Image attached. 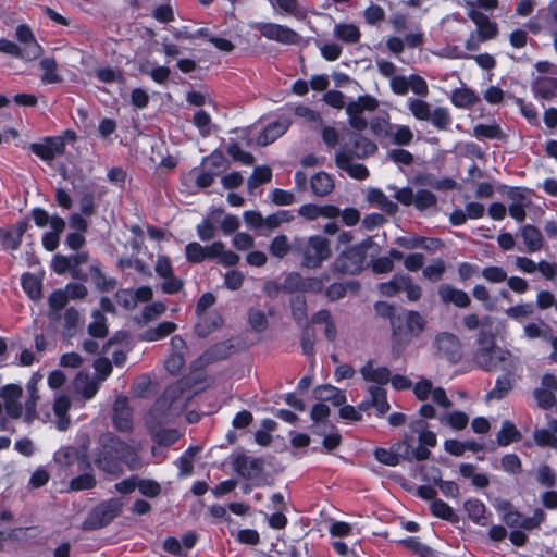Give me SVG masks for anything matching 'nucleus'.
<instances>
[{
  "label": "nucleus",
  "instance_id": "nucleus-1",
  "mask_svg": "<svg viewBox=\"0 0 557 557\" xmlns=\"http://www.w3.org/2000/svg\"><path fill=\"white\" fill-rule=\"evenodd\" d=\"M99 447L94 453L96 467L115 476L123 473L121 462L127 465L131 470H137L141 466L135 447L119 438L113 433H103L99 437Z\"/></svg>",
  "mask_w": 557,
  "mask_h": 557
},
{
  "label": "nucleus",
  "instance_id": "nucleus-2",
  "mask_svg": "<svg viewBox=\"0 0 557 557\" xmlns=\"http://www.w3.org/2000/svg\"><path fill=\"white\" fill-rule=\"evenodd\" d=\"M476 344L478 348L474 351L473 361L480 369L486 372H493L497 369L503 371L518 369L519 359L509 350L498 347L491 333L481 331Z\"/></svg>",
  "mask_w": 557,
  "mask_h": 557
},
{
  "label": "nucleus",
  "instance_id": "nucleus-3",
  "mask_svg": "<svg viewBox=\"0 0 557 557\" xmlns=\"http://www.w3.org/2000/svg\"><path fill=\"white\" fill-rule=\"evenodd\" d=\"M294 252L301 258V265L318 269L332 256L331 243L322 235L294 239Z\"/></svg>",
  "mask_w": 557,
  "mask_h": 557
},
{
  "label": "nucleus",
  "instance_id": "nucleus-4",
  "mask_svg": "<svg viewBox=\"0 0 557 557\" xmlns=\"http://www.w3.org/2000/svg\"><path fill=\"white\" fill-rule=\"evenodd\" d=\"M372 245L373 240L367 238L360 244L347 248L336 257L332 269L342 275H358L364 269L367 251Z\"/></svg>",
  "mask_w": 557,
  "mask_h": 557
},
{
  "label": "nucleus",
  "instance_id": "nucleus-5",
  "mask_svg": "<svg viewBox=\"0 0 557 557\" xmlns=\"http://www.w3.org/2000/svg\"><path fill=\"white\" fill-rule=\"evenodd\" d=\"M408 109L417 120L431 122L438 131H446L451 125V115L448 109L444 107L432 109V106L425 100L410 98L408 100Z\"/></svg>",
  "mask_w": 557,
  "mask_h": 557
},
{
  "label": "nucleus",
  "instance_id": "nucleus-6",
  "mask_svg": "<svg viewBox=\"0 0 557 557\" xmlns=\"http://www.w3.org/2000/svg\"><path fill=\"white\" fill-rule=\"evenodd\" d=\"M122 503L111 498L98 504L83 522L84 530H97L108 525L121 512Z\"/></svg>",
  "mask_w": 557,
  "mask_h": 557
},
{
  "label": "nucleus",
  "instance_id": "nucleus-7",
  "mask_svg": "<svg viewBox=\"0 0 557 557\" xmlns=\"http://www.w3.org/2000/svg\"><path fill=\"white\" fill-rule=\"evenodd\" d=\"M88 447L89 437L84 436L81 447L63 446L54 453L53 459L60 467L69 468L77 463L79 471L90 470Z\"/></svg>",
  "mask_w": 557,
  "mask_h": 557
},
{
  "label": "nucleus",
  "instance_id": "nucleus-8",
  "mask_svg": "<svg viewBox=\"0 0 557 557\" xmlns=\"http://www.w3.org/2000/svg\"><path fill=\"white\" fill-rule=\"evenodd\" d=\"M403 318L401 335H392L393 348L403 350L413 337H418L425 327L424 318L417 311H408Z\"/></svg>",
  "mask_w": 557,
  "mask_h": 557
},
{
  "label": "nucleus",
  "instance_id": "nucleus-9",
  "mask_svg": "<svg viewBox=\"0 0 557 557\" xmlns=\"http://www.w3.org/2000/svg\"><path fill=\"white\" fill-rule=\"evenodd\" d=\"M251 27L258 30L261 36L267 39L274 40L283 45H298L302 39L294 29L276 23L258 22L252 24Z\"/></svg>",
  "mask_w": 557,
  "mask_h": 557
},
{
  "label": "nucleus",
  "instance_id": "nucleus-10",
  "mask_svg": "<svg viewBox=\"0 0 557 557\" xmlns=\"http://www.w3.org/2000/svg\"><path fill=\"white\" fill-rule=\"evenodd\" d=\"M436 355L451 363H457L462 358V347L460 339L453 333L442 332L434 338Z\"/></svg>",
  "mask_w": 557,
  "mask_h": 557
},
{
  "label": "nucleus",
  "instance_id": "nucleus-11",
  "mask_svg": "<svg viewBox=\"0 0 557 557\" xmlns=\"http://www.w3.org/2000/svg\"><path fill=\"white\" fill-rule=\"evenodd\" d=\"M112 422L120 432H131L133 430V412L128 405L126 396L116 397L112 408Z\"/></svg>",
  "mask_w": 557,
  "mask_h": 557
},
{
  "label": "nucleus",
  "instance_id": "nucleus-12",
  "mask_svg": "<svg viewBox=\"0 0 557 557\" xmlns=\"http://www.w3.org/2000/svg\"><path fill=\"white\" fill-rule=\"evenodd\" d=\"M23 388L17 384H8L0 389V398L4 401L7 414L12 419H18L23 414V406L20 399Z\"/></svg>",
  "mask_w": 557,
  "mask_h": 557
},
{
  "label": "nucleus",
  "instance_id": "nucleus-13",
  "mask_svg": "<svg viewBox=\"0 0 557 557\" xmlns=\"http://www.w3.org/2000/svg\"><path fill=\"white\" fill-rule=\"evenodd\" d=\"M15 36L23 45L21 48L25 53V60L32 61L42 54V47L37 42L32 29L27 25H18L15 30Z\"/></svg>",
  "mask_w": 557,
  "mask_h": 557
},
{
  "label": "nucleus",
  "instance_id": "nucleus-14",
  "mask_svg": "<svg viewBox=\"0 0 557 557\" xmlns=\"http://www.w3.org/2000/svg\"><path fill=\"white\" fill-rule=\"evenodd\" d=\"M470 9L468 16L476 25V34L481 39L490 40L497 36L498 27L495 22H492L487 15L474 9V4L469 2L467 4Z\"/></svg>",
  "mask_w": 557,
  "mask_h": 557
},
{
  "label": "nucleus",
  "instance_id": "nucleus-15",
  "mask_svg": "<svg viewBox=\"0 0 557 557\" xmlns=\"http://www.w3.org/2000/svg\"><path fill=\"white\" fill-rule=\"evenodd\" d=\"M264 467L262 458H251L246 455H238L233 460L234 470L245 479H252L259 476Z\"/></svg>",
  "mask_w": 557,
  "mask_h": 557
},
{
  "label": "nucleus",
  "instance_id": "nucleus-16",
  "mask_svg": "<svg viewBox=\"0 0 557 557\" xmlns=\"http://www.w3.org/2000/svg\"><path fill=\"white\" fill-rule=\"evenodd\" d=\"M65 149V143L62 137L46 138L42 144H32L30 150L46 161L53 160L57 156L62 154Z\"/></svg>",
  "mask_w": 557,
  "mask_h": 557
},
{
  "label": "nucleus",
  "instance_id": "nucleus-17",
  "mask_svg": "<svg viewBox=\"0 0 557 557\" xmlns=\"http://www.w3.org/2000/svg\"><path fill=\"white\" fill-rule=\"evenodd\" d=\"M352 156L345 150L336 151L335 164L341 170L347 172V174L356 180H366L369 176V171L366 165L361 163H352Z\"/></svg>",
  "mask_w": 557,
  "mask_h": 557
},
{
  "label": "nucleus",
  "instance_id": "nucleus-18",
  "mask_svg": "<svg viewBox=\"0 0 557 557\" xmlns=\"http://www.w3.org/2000/svg\"><path fill=\"white\" fill-rule=\"evenodd\" d=\"M440 299L448 305L453 304L458 308H468L471 305L470 296L450 284H441L437 288Z\"/></svg>",
  "mask_w": 557,
  "mask_h": 557
},
{
  "label": "nucleus",
  "instance_id": "nucleus-19",
  "mask_svg": "<svg viewBox=\"0 0 557 557\" xmlns=\"http://www.w3.org/2000/svg\"><path fill=\"white\" fill-rule=\"evenodd\" d=\"M369 399L362 401L359 405L360 410H368L370 407H374L379 416L385 414L389 410V404L386 397V391L376 385L368 387Z\"/></svg>",
  "mask_w": 557,
  "mask_h": 557
},
{
  "label": "nucleus",
  "instance_id": "nucleus-20",
  "mask_svg": "<svg viewBox=\"0 0 557 557\" xmlns=\"http://www.w3.org/2000/svg\"><path fill=\"white\" fill-rule=\"evenodd\" d=\"M28 228L27 221H18L10 228H1L0 236L5 249L15 250L20 247L22 237Z\"/></svg>",
  "mask_w": 557,
  "mask_h": 557
},
{
  "label": "nucleus",
  "instance_id": "nucleus-21",
  "mask_svg": "<svg viewBox=\"0 0 557 557\" xmlns=\"http://www.w3.org/2000/svg\"><path fill=\"white\" fill-rule=\"evenodd\" d=\"M516 371L517 370L505 371V374L496 380L494 388L485 396L487 401L492 399L500 400L509 394L515 384Z\"/></svg>",
  "mask_w": 557,
  "mask_h": 557
},
{
  "label": "nucleus",
  "instance_id": "nucleus-22",
  "mask_svg": "<svg viewBox=\"0 0 557 557\" xmlns=\"http://www.w3.org/2000/svg\"><path fill=\"white\" fill-rule=\"evenodd\" d=\"M289 127L287 120L270 123L257 138L258 146H267L281 137Z\"/></svg>",
  "mask_w": 557,
  "mask_h": 557
},
{
  "label": "nucleus",
  "instance_id": "nucleus-23",
  "mask_svg": "<svg viewBox=\"0 0 557 557\" xmlns=\"http://www.w3.org/2000/svg\"><path fill=\"white\" fill-rule=\"evenodd\" d=\"M532 90L536 98L549 100L557 95V78L540 76L533 81Z\"/></svg>",
  "mask_w": 557,
  "mask_h": 557
},
{
  "label": "nucleus",
  "instance_id": "nucleus-24",
  "mask_svg": "<svg viewBox=\"0 0 557 557\" xmlns=\"http://www.w3.org/2000/svg\"><path fill=\"white\" fill-rule=\"evenodd\" d=\"M395 451L398 455V461L400 459L406 461H422L426 460L431 456V451L425 447H417L412 448V446L404 443H396L394 444Z\"/></svg>",
  "mask_w": 557,
  "mask_h": 557
},
{
  "label": "nucleus",
  "instance_id": "nucleus-25",
  "mask_svg": "<svg viewBox=\"0 0 557 557\" xmlns=\"http://www.w3.org/2000/svg\"><path fill=\"white\" fill-rule=\"evenodd\" d=\"M310 187L312 193L318 197L330 195L335 187L333 177L324 172H318L310 180Z\"/></svg>",
  "mask_w": 557,
  "mask_h": 557
},
{
  "label": "nucleus",
  "instance_id": "nucleus-26",
  "mask_svg": "<svg viewBox=\"0 0 557 557\" xmlns=\"http://www.w3.org/2000/svg\"><path fill=\"white\" fill-rule=\"evenodd\" d=\"M374 309L377 315L389 319L392 335H401L403 318L400 314H396L394 306L386 301H379Z\"/></svg>",
  "mask_w": 557,
  "mask_h": 557
},
{
  "label": "nucleus",
  "instance_id": "nucleus-27",
  "mask_svg": "<svg viewBox=\"0 0 557 557\" xmlns=\"http://www.w3.org/2000/svg\"><path fill=\"white\" fill-rule=\"evenodd\" d=\"M360 373L367 382L379 385H384L391 380V371L386 367L374 368L371 360L360 369Z\"/></svg>",
  "mask_w": 557,
  "mask_h": 557
},
{
  "label": "nucleus",
  "instance_id": "nucleus-28",
  "mask_svg": "<svg viewBox=\"0 0 557 557\" xmlns=\"http://www.w3.org/2000/svg\"><path fill=\"white\" fill-rule=\"evenodd\" d=\"M199 321L195 325V332L199 337H207L212 331L222 325V317L218 312H210L198 317Z\"/></svg>",
  "mask_w": 557,
  "mask_h": 557
},
{
  "label": "nucleus",
  "instance_id": "nucleus-29",
  "mask_svg": "<svg viewBox=\"0 0 557 557\" xmlns=\"http://www.w3.org/2000/svg\"><path fill=\"white\" fill-rule=\"evenodd\" d=\"M69 297L62 289L54 290L48 298L49 311L48 318L50 322H59L62 318L61 310L66 306Z\"/></svg>",
  "mask_w": 557,
  "mask_h": 557
},
{
  "label": "nucleus",
  "instance_id": "nucleus-30",
  "mask_svg": "<svg viewBox=\"0 0 557 557\" xmlns=\"http://www.w3.org/2000/svg\"><path fill=\"white\" fill-rule=\"evenodd\" d=\"M333 36L345 44H357L360 40L361 33L357 25L350 23L335 24Z\"/></svg>",
  "mask_w": 557,
  "mask_h": 557
},
{
  "label": "nucleus",
  "instance_id": "nucleus-31",
  "mask_svg": "<svg viewBox=\"0 0 557 557\" xmlns=\"http://www.w3.org/2000/svg\"><path fill=\"white\" fill-rule=\"evenodd\" d=\"M314 397L320 401H330L337 407L346 403V395L344 392L332 385H321L315 387Z\"/></svg>",
  "mask_w": 557,
  "mask_h": 557
},
{
  "label": "nucleus",
  "instance_id": "nucleus-32",
  "mask_svg": "<svg viewBox=\"0 0 557 557\" xmlns=\"http://www.w3.org/2000/svg\"><path fill=\"white\" fill-rule=\"evenodd\" d=\"M521 236L528 252L540 251L543 248L544 238L541 231L533 225H524L521 228Z\"/></svg>",
  "mask_w": 557,
  "mask_h": 557
},
{
  "label": "nucleus",
  "instance_id": "nucleus-33",
  "mask_svg": "<svg viewBox=\"0 0 557 557\" xmlns=\"http://www.w3.org/2000/svg\"><path fill=\"white\" fill-rule=\"evenodd\" d=\"M379 106L375 98L366 95L360 96L356 101H351L346 106L347 115H362L364 111H374Z\"/></svg>",
  "mask_w": 557,
  "mask_h": 557
},
{
  "label": "nucleus",
  "instance_id": "nucleus-34",
  "mask_svg": "<svg viewBox=\"0 0 557 557\" xmlns=\"http://www.w3.org/2000/svg\"><path fill=\"white\" fill-rule=\"evenodd\" d=\"M70 408V399L66 396H59L54 399L53 411L57 417L55 424L60 431H65L70 425L67 410Z\"/></svg>",
  "mask_w": 557,
  "mask_h": 557
},
{
  "label": "nucleus",
  "instance_id": "nucleus-35",
  "mask_svg": "<svg viewBox=\"0 0 557 557\" xmlns=\"http://www.w3.org/2000/svg\"><path fill=\"white\" fill-rule=\"evenodd\" d=\"M377 151V146L375 143L370 140L367 137L358 135L352 144V150L348 151L352 157L364 159L370 156H373Z\"/></svg>",
  "mask_w": 557,
  "mask_h": 557
},
{
  "label": "nucleus",
  "instance_id": "nucleus-36",
  "mask_svg": "<svg viewBox=\"0 0 557 557\" xmlns=\"http://www.w3.org/2000/svg\"><path fill=\"white\" fill-rule=\"evenodd\" d=\"M367 199L369 202L379 206L382 210H384L389 215H394L398 211L397 203L389 200L387 198V196L381 189H376V188L370 189L368 193Z\"/></svg>",
  "mask_w": 557,
  "mask_h": 557
},
{
  "label": "nucleus",
  "instance_id": "nucleus-37",
  "mask_svg": "<svg viewBox=\"0 0 557 557\" xmlns=\"http://www.w3.org/2000/svg\"><path fill=\"white\" fill-rule=\"evenodd\" d=\"M465 510L468 513V517L476 524L486 525L488 520L485 516L486 507L479 499H469L463 505Z\"/></svg>",
  "mask_w": 557,
  "mask_h": 557
},
{
  "label": "nucleus",
  "instance_id": "nucleus-38",
  "mask_svg": "<svg viewBox=\"0 0 557 557\" xmlns=\"http://www.w3.org/2000/svg\"><path fill=\"white\" fill-rule=\"evenodd\" d=\"M407 280L408 275L406 274H395L391 281L381 283L379 285V290L384 296L393 297L398 293L404 292Z\"/></svg>",
  "mask_w": 557,
  "mask_h": 557
},
{
  "label": "nucleus",
  "instance_id": "nucleus-39",
  "mask_svg": "<svg viewBox=\"0 0 557 557\" xmlns=\"http://www.w3.org/2000/svg\"><path fill=\"white\" fill-rule=\"evenodd\" d=\"M90 277L92 282L95 283L96 287L101 292H111L116 286V281L114 278H108L103 274V272L100 269L99 263H94L90 269Z\"/></svg>",
  "mask_w": 557,
  "mask_h": 557
},
{
  "label": "nucleus",
  "instance_id": "nucleus-40",
  "mask_svg": "<svg viewBox=\"0 0 557 557\" xmlns=\"http://www.w3.org/2000/svg\"><path fill=\"white\" fill-rule=\"evenodd\" d=\"M521 440V433L517 430L516 425L509 421L505 420L502 423V428L497 433V443L500 446H507L512 442H518Z\"/></svg>",
  "mask_w": 557,
  "mask_h": 557
},
{
  "label": "nucleus",
  "instance_id": "nucleus-41",
  "mask_svg": "<svg viewBox=\"0 0 557 557\" xmlns=\"http://www.w3.org/2000/svg\"><path fill=\"white\" fill-rule=\"evenodd\" d=\"M83 474L73 478L70 481L69 490L72 492H79L85 490H91L96 486L97 480L92 474V468L90 470L82 471Z\"/></svg>",
  "mask_w": 557,
  "mask_h": 557
},
{
  "label": "nucleus",
  "instance_id": "nucleus-42",
  "mask_svg": "<svg viewBox=\"0 0 557 557\" xmlns=\"http://www.w3.org/2000/svg\"><path fill=\"white\" fill-rule=\"evenodd\" d=\"M28 399L25 403L24 420L30 423L37 418V401L39 399L38 389L35 382L27 384Z\"/></svg>",
  "mask_w": 557,
  "mask_h": 557
},
{
  "label": "nucleus",
  "instance_id": "nucleus-43",
  "mask_svg": "<svg viewBox=\"0 0 557 557\" xmlns=\"http://www.w3.org/2000/svg\"><path fill=\"white\" fill-rule=\"evenodd\" d=\"M221 214L222 210H215L197 226V234L201 240L208 242L215 237L214 221H218Z\"/></svg>",
  "mask_w": 557,
  "mask_h": 557
},
{
  "label": "nucleus",
  "instance_id": "nucleus-44",
  "mask_svg": "<svg viewBox=\"0 0 557 557\" xmlns=\"http://www.w3.org/2000/svg\"><path fill=\"white\" fill-rule=\"evenodd\" d=\"M450 99L458 108H470L480 100L474 91L469 88H458L454 90Z\"/></svg>",
  "mask_w": 557,
  "mask_h": 557
},
{
  "label": "nucleus",
  "instance_id": "nucleus-45",
  "mask_svg": "<svg viewBox=\"0 0 557 557\" xmlns=\"http://www.w3.org/2000/svg\"><path fill=\"white\" fill-rule=\"evenodd\" d=\"M22 287L33 300L41 298V280L35 274L26 273L22 276Z\"/></svg>",
  "mask_w": 557,
  "mask_h": 557
},
{
  "label": "nucleus",
  "instance_id": "nucleus-46",
  "mask_svg": "<svg viewBox=\"0 0 557 557\" xmlns=\"http://www.w3.org/2000/svg\"><path fill=\"white\" fill-rule=\"evenodd\" d=\"M40 69L42 70L41 81L45 84H55L62 81L58 74V64L53 58H44L40 61Z\"/></svg>",
  "mask_w": 557,
  "mask_h": 557
},
{
  "label": "nucleus",
  "instance_id": "nucleus-47",
  "mask_svg": "<svg viewBox=\"0 0 557 557\" xmlns=\"http://www.w3.org/2000/svg\"><path fill=\"white\" fill-rule=\"evenodd\" d=\"M269 251L273 257L283 259L289 251H294V243L289 244L286 235L275 236L270 243Z\"/></svg>",
  "mask_w": 557,
  "mask_h": 557
},
{
  "label": "nucleus",
  "instance_id": "nucleus-48",
  "mask_svg": "<svg viewBox=\"0 0 557 557\" xmlns=\"http://www.w3.org/2000/svg\"><path fill=\"white\" fill-rule=\"evenodd\" d=\"M61 319H63V336L66 338L73 337L79 324V312L74 308H69Z\"/></svg>",
  "mask_w": 557,
  "mask_h": 557
},
{
  "label": "nucleus",
  "instance_id": "nucleus-49",
  "mask_svg": "<svg viewBox=\"0 0 557 557\" xmlns=\"http://www.w3.org/2000/svg\"><path fill=\"white\" fill-rule=\"evenodd\" d=\"M391 143L397 146H408L413 140V133L407 125H396L393 127Z\"/></svg>",
  "mask_w": 557,
  "mask_h": 557
},
{
  "label": "nucleus",
  "instance_id": "nucleus-50",
  "mask_svg": "<svg viewBox=\"0 0 557 557\" xmlns=\"http://www.w3.org/2000/svg\"><path fill=\"white\" fill-rule=\"evenodd\" d=\"M436 203L437 198L432 191L428 189H419L417 193H414L413 206L417 210L424 211L435 207Z\"/></svg>",
  "mask_w": 557,
  "mask_h": 557
},
{
  "label": "nucleus",
  "instance_id": "nucleus-51",
  "mask_svg": "<svg viewBox=\"0 0 557 557\" xmlns=\"http://www.w3.org/2000/svg\"><path fill=\"white\" fill-rule=\"evenodd\" d=\"M107 319L100 311L92 312V322L88 325V333L98 338H103L108 334L106 325Z\"/></svg>",
  "mask_w": 557,
  "mask_h": 557
},
{
  "label": "nucleus",
  "instance_id": "nucleus-52",
  "mask_svg": "<svg viewBox=\"0 0 557 557\" xmlns=\"http://www.w3.org/2000/svg\"><path fill=\"white\" fill-rule=\"evenodd\" d=\"M473 133L476 137L488 138V139H503L505 138L504 132L498 124H478Z\"/></svg>",
  "mask_w": 557,
  "mask_h": 557
},
{
  "label": "nucleus",
  "instance_id": "nucleus-53",
  "mask_svg": "<svg viewBox=\"0 0 557 557\" xmlns=\"http://www.w3.org/2000/svg\"><path fill=\"white\" fill-rule=\"evenodd\" d=\"M272 178V171L269 166H257L250 177L248 178V188L253 189L259 185L270 182Z\"/></svg>",
  "mask_w": 557,
  "mask_h": 557
},
{
  "label": "nucleus",
  "instance_id": "nucleus-54",
  "mask_svg": "<svg viewBox=\"0 0 557 557\" xmlns=\"http://www.w3.org/2000/svg\"><path fill=\"white\" fill-rule=\"evenodd\" d=\"M431 512L441 519L447 520V521H454L456 519V515L453 510V508L443 502L442 499H434L431 505Z\"/></svg>",
  "mask_w": 557,
  "mask_h": 557
},
{
  "label": "nucleus",
  "instance_id": "nucleus-55",
  "mask_svg": "<svg viewBox=\"0 0 557 557\" xmlns=\"http://www.w3.org/2000/svg\"><path fill=\"white\" fill-rule=\"evenodd\" d=\"M226 151L236 162H240L245 165H252L255 162L253 156L250 152L242 150L237 143H231Z\"/></svg>",
  "mask_w": 557,
  "mask_h": 557
},
{
  "label": "nucleus",
  "instance_id": "nucleus-56",
  "mask_svg": "<svg viewBox=\"0 0 557 557\" xmlns=\"http://www.w3.org/2000/svg\"><path fill=\"white\" fill-rule=\"evenodd\" d=\"M446 265L442 259H435L423 269V276L432 282H437L445 273Z\"/></svg>",
  "mask_w": 557,
  "mask_h": 557
},
{
  "label": "nucleus",
  "instance_id": "nucleus-57",
  "mask_svg": "<svg viewBox=\"0 0 557 557\" xmlns=\"http://www.w3.org/2000/svg\"><path fill=\"white\" fill-rule=\"evenodd\" d=\"M393 127L394 125L382 117H375L370 123L372 133L379 138H391Z\"/></svg>",
  "mask_w": 557,
  "mask_h": 557
},
{
  "label": "nucleus",
  "instance_id": "nucleus-58",
  "mask_svg": "<svg viewBox=\"0 0 557 557\" xmlns=\"http://www.w3.org/2000/svg\"><path fill=\"white\" fill-rule=\"evenodd\" d=\"M441 421L455 430H463L468 424L469 417L462 411H453L443 416Z\"/></svg>",
  "mask_w": 557,
  "mask_h": 557
},
{
  "label": "nucleus",
  "instance_id": "nucleus-59",
  "mask_svg": "<svg viewBox=\"0 0 557 557\" xmlns=\"http://www.w3.org/2000/svg\"><path fill=\"white\" fill-rule=\"evenodd\" d=\"M549 326L543 322L541 324L529 323L524 326V334L530 339L544 338L549 341L552 337L549 336Z\"/></svg>",
  "mask_w": 557,
  "mask_h": 557
},
{
  "label": "nucleus",
  "instance_id": "nucleus-60",
  "mask_svg": "<svg viewBox=\"0 0 557 557\" xmlns=\"http://www.w3.org/2000/svg\"><path fill=\"white\" fill-rule=\"evenodd\" d=\"M536 481L545 487L556 485V473L548 465H541L536 471Z\"/></svg>",
  "mask_w": 557,
  "mask_h": 557
},
{
  "label": "nucleus",
  "instance_id": "nucleus-61",
  "mask_svg": "<svg viewBox=\"0 0 557 557\" xmlns=\"http://www.w3.org/2000/svg\"><path fill=\"white\" fill-rule=\"evenodd\" d=\"M399 543L403 546L407 547L408 549L420 555L421 557H431L432 555V549L429 546L421 543L418 537L410 536L405 540H401Z\"/></svg>",
  "mask_w": 557,
  "mask_h": 557
},
{
  "label": "nucleus",
  "instance_id": "nucleus-62",
  "mask_svg": "<svg viewBox=\"0 0 557 557\" xmlns=\"http://www.w3.org/2000/svg\"><path fill=\"white\" fill-rule=\"evenodd\" d=\"M159 445L169 446L180 438V433L174 429H159L152 434Z\"/></svg>",
  "mask_w": 557,
  "mask_h": 557
},
{
  "label": "nucleus",
  "instance_id": "nucleus-63",
  "mask_svg": "<svg viewBox=\"0 0 557 557\" xmlns=\"http://www.w3.org/2000/svg\"><path fill=\"white\" fill-rule=\"evenodd\" d=\"M386 157L388 160L400 165H411L414 160L411 152L401 148L388 150Z\"/></svg>",
  "mask_w": 557,
  "mask_h": 557
},
{
  "label": "nucleus",
  "instance_id": "nucleus-64",
  "mask_svg": "<svg viewBox=\"0 0 557 557\" xmlns=\"http://www.w3.org/2000/svg\"><path fill=\"white\" fill-rule=\"evenodd\" d=\"M533 436L537 445L557 449V436L549 430H536Z\"/></svg>",
  "mask_w": 557,
  "mask_h": 557
}]
</instances>
